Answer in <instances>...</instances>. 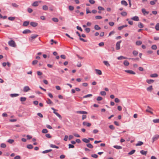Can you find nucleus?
Here are the masks:
<instances>
[{
	"label": "nucleus",
	"instance_id": "58836bf2",
	"mask_svg": "<svg viewBox=\"0 0 159 159\" xmlns=\"http://www.w3.org/2000/svg\"><path fill=\"white\" fill-rule=\"evenodd\" d=\"M86 146L87 147L90 148H93V146L91 143L87 144Z\"/></svg>",
	"mask_w": 159,
	"mask_h": 159
},
{
	"label": "nucleus",
	"instance_id": "c9c22d12",
	"mask_svg": "<svg viewBox=\"0 0 159 159\" xmlns=\"http://www.w3.org/2000/svg\"><path fill=\"white\" fill-rule=\"evenodd\" d=\"M50 147H51V148H57V149L59 148V147L58 146H57L55 145H53V144H51L50 145Z\"/></svg>",
	"mask_w": 159,
	"mask_h": 159
},
{
	"label": "nucleus",
	"instance_id": "412c9836",
	"mask_svg": "<svg viewBox=\"0 0 159 159\" xmlns=\"http://www.w3.org/2000/svg\"><path fill=\"white\" fill-rule=\"evenodd\" d=\"M82 140L85 143H87L89 142V139H88L86 138H84L82 139Z\"/></svg>",
	"mask_w": 159,
	"mask_h": 159
},
{
	"label": "nucleus",
	"instance_id": "aec40b11",
	"mask_svg": "<svg viewBox=\"0 0 159 159\" xmlns=\"http://www.w3.org/2000/svg\"><path fill=\"white\" fill-rule=\"evenodd\" d=\"M140 152L143 155H146L147 153V151H144V150H141L140 151Z\"/></svg>",
	"mask_w": 159,
	"mask_h": 159
},
{
	"label": "nucleus",
	"instance_id": "603ef678",
	"mask_svg": "<svg viewBox=\"0 0 159 159\" xmlns=\"http://www.w3.org/2000/svg\"><path fill=\"white\" fill-rule=\"evenodd\" d=\"M48 132V131L46 129H43L42 130V132L43 133H47Z\"/></svg>",
	"mask_w": 159,
	"mask_h": 159
},
{
	"label": "nucleus",
	"instance_id": "1a4fd4ad",
	"mask_svg": "<svg viewBox=\"0 0 159 159\" xmlns=\"http://www.w3.org/2000/svg\"><path fill=\"white\" fill-rule=\"evenodd\" d=\"M76 112L77 114H87L88 113L86 111H76Z\"/></svg>",
	"mask_w": 159,
	"mask_h": 159
},
{
	"label": "nucleus",
	"instance_id": "423d86ee",
	"mask_svg": "<svg viewBox=\"0 0 159 159\" xmlns=\"http://www.w3.org/2000/svg\"><path fill=\"white\" fill-rule=\"evenodd\" d=\"M125 72L131 74L135 75L136 74L132 70H125Z\"/></svg>",
	"mask_w": 159,
	"mask_h": 159
},
{
	"label": "nucleus",
	"instance_id": "72a5a7b5",
	"mask_svg": "<svg viewBox=\"0 0 159 159\" xmlns=\"http://www.w3.org/2000/svg\"><path fill=\"white\" fill-rule=\"evenodd\" d=\"M157 0H153L150 1V4L152 5H153L155 4L156 2H157Z\"/></svg>",
	"mask_w": 159,
	"mask_h": 159
},
{
	"label": "nucleus",
	"instance_id": "2f4dec72",
	"mask_svg": "<svg viewBox=\"0 0 159 159\" xmlns=\"http://www.w3.org/2000/svg\"><path fill=\"white\" fill-rule=\"evenodd\" d=\"M138 26L139 28H143V25L141 22L139 23Z\"/></svg>",
	"mask_w": 159,
	"mask_h": 159
},
{
	"label": "nucleus",
	"instance_id": "6e6d98bb",
	"mask_svg": "<svg viewBox=\"0 0 159 159\" xmlns=\"http://www.w3.org/2000/svg\"><path fill=\"white\" fill-rule=\"evenodd\" d=\"M153 121L155 123H159V119H154Z\"/></svg>",
	"mask_w": 159,
	"mask_h": 159
},
{
	"label": "nucleus",
	"instance_id": "c03bdc74",
	"mask_svg": "<svg viewBox=\"0 0 159 159\" xmlns=\"http://www.w3.org/2000/svg\"><path fill=\"white\" fill-rule=\"evenodd\" d=\"M48 101H47V103L48 104H53V102L49 98L48 99Z\"/></svg>",
	"mask_w": 159,
	"mask_h": 159
},
{
	"label": "nucleus",
	"instance_id": "5701e85b",
	"mask_svg": "<svg viewBox=\"0 0 159 159\" xmlns=\"http://www.w3.org/2000/svg\"><path fill=\"white\" fill-rule=\"evenodd\" d=\"M138 54V52L136 50H134L133 52V54L135 57L137 56Z\"/></svg>",
	"mask_w": 159,
	"mask_h": 159
},
{
	"label": "nucleus",
	"instance_id": "7ed1b4c3",
	"mask_svg": "<svg viewBox=\"0 0 159 159\" xmlns=\"http://www.w3.org/2000/svg\"><path fill=\"white\" fill-rule=\"evenodd\" d=\"M121 42V40H120L117 42L116 43V50H118L120 49V44Z\"/></svg>",
	"mask_w": 159,
	"mask_h": 159
},
{
	"label": "nucleus",
	"instance_id": "774afa93",
	"mask_svg": "<svg viewBox=\"0 0 159 159\" xmlns=\"http://www.w3.org/2000/svg\"><path fill=\"white\" fill-rule=\"evenodd\" d=\"M120 100L117 98H116L115 99V102L116 103H118L120 102Z\"/></svg>",
	"mask_w": 159,
	"mask_h": 159
},
{
	"label": "nucleus",
	"instance_id": "7c9ffc66",
	"mask_svg": "<svg viewBox=\"0 0 159 159\" xmlns=\"http://www.w3.org/2000/svg\"><path fill=\"white\" fill-rule=\"evenodd\" d=\"M127 58L125 57H124L123 56H120V57H118L117 58V59L119 60H121L122 59H127Z\"/></svg>",
	"mask_w": 159,
	"mask_h": 159
},
{
	"label": "nucleus",
	"instance_id": "8fccbe9b",
	"mask_svg": "<svg viewBox=\"0 0 159 159\" xmlns=\"http://www.w3.org/2000/svg\"><path fill=\"white\" fill-rule=\"evenodd\" d=\"M7 142L10 144H12L14 142V140L13 139H9L8 140Z\"/></svg>",
	"mask_w": 159,
	"mask_h": 159
},
{
	"label": "nucleus",
	"instance_id": "052dcab7",
	"mask_svg": "<svg viewBox=\"0 0 159 159\" xmlns=\"http://www.w3.org/2000/svg\"><path fill=\"white\" fill-rule=\"evenodd\" d=\"M85 30L87 33H89L90 31V29L89 28H87L85 29Z\"/></svg>",
	"mask_w": 159,
	"mask_h": 159
},
{
	"label": "nucleus",
	"instance_id": "f8f14e48",
	"mask_svg": "<svg viewBox=\"0 0 159 159\" xmlns=\"http://www.w3.org/2000/svg\"><path fill=\"white\" fill-rule=\"evenodd\" d=\"M95 71L96 72V73L98 75H101L102 74V72L101 71L98 69H95Z\"/></svg>",
	"mask_w": 159,
	"mask_h": 159
},
{
	"label": "nucleus",
	"instance_id": "ea45409f",
	"mask_svg": "<svg viewBox=\"0 0 159 159\" xmlns=\"http://www.w3.org/2000/svg\"><path fill=\"white\" fill-rule=\"evenodd\" d=\"M155 29L157 31L159 30V23H157Z\"/></svg>",
	"mask_w": 159,
	"mask_h": 159
},
{
	"label": "nucleus",
	"instance_id": "cd10ccee",
	"mask_svg": "<svg viewBox=\"0 0 159 159\" xmlns=\"http://www.w3.org/2000/svg\"><path fill=\"white\" fill-rule=\"evenodd\" d=\"M142 43V42L141 41H137L136 42V44L137 45L139 46Z\"/></svg>",
	"mask_w": 159,
	"mask_h": 159
},
{
	"label": "nucleus",
	"instance_id": "864d4df0",
	"mask_svg": "<svg viewBox=\"0 0 159 159\" xmlns=\"http://www.w3.org/2000/svg\"><path fill=\"white\" fill-rule=\"evenodd\" d=\"M102 96H105L106 95V92L104 91H102L100 92Z\"/></svg>",
	"mask_w": 159,
	"mask_h": 159
},
{
	"label": "nucleus",
	"instance_id": "9d476101",
	"mask_svg": "<svg viewBox=\"0 0 159 159\" xmlns=\"http://www.w3.org/2000/svg\"><path fill=\"white\" fill-rule=\"evenodd\" d=\"M31 32L30 30H28V29H26V30H24L23 31V33L24 34H27L28 33H30Z\"/></svg>",
	"mask_w": 159,
	"mask_h": 159
},
{
	"label": "nucleus",
	"instance_id": "13d9d810",
	"mask_svg": "<svg viewBox=\"0 0 159 159\" xmlns=\"http://www.w3.org/2000/svg\"><path fill=\"white\" fill-rule=\"evenodd\" d=\"M45 136L48 138H52L51 136L49 134H45Z\"/></svg>",
	"mask_w": 159,
	"mask_h": 159
},
{
	"label": "nucleus",
	"instance_id": "f704fd0d",
	"mask_svg": "<svg viewBox=\"0 0 159 159\" xmlns=\"http://www.w3.org/2000/svg\"><path fill=\"white\" fill-rule=\"evenodd\" d=\"M27 148L29 149H32L33 148V146L31 144H28L27 145Z\"/></svg>",
	"mask_w": 159,
	"mask_h": 159
},
{
	"label": "nucleus",
	"instance_id": "0e129e2a",
	"mask_svg": "<svg viewBox=\"0 0 159 159\" xmlns=\"http://www.w3.org/2000/svg\"><path fill=\"white\" fill-rule=\"evenodd\" d=\"M68 146H69V148H73L75 147L72 144H69Z\"/></svg>",
	"mask_w": 159,
	"mask_h": 159
},
{
	"label": "nucleus",
	"instance_id": "b1692460",
	"mask_svg": "<svg viewBox=\"0 0 159 159\" xmlns=\"http://www.w3.org/2000/svg\"><path fill=\"white\" fill-rule=\"evenodd\" d=\"M121 3L122 5H124L125 6H127L128 5L127 2L125 0H122L121 1Z\"/></svg>",
	"mask_w": 159,
	"mask_h": 159
},
{
	"label": "nucleus",
	"instance_id": "4be33fe9",
	"mask_svg": "<svg viewBox=\"0 0 159 159\" xmlns=\"http://www.w3.org/2000/svg\"><path fill=\"white\" fill-rule=\"evenodd\" d=\"M113 147L118 149H121L122 148V147L121 146L118 145L114 146Z\"/></svg>",
	"mask_w": 159,
	"mask_h": 159
},
{
	"label": "nucleus",
	"instance_id": "393cba45",
	"mask_svg": "<svg viewBox=\"0 0 159 159\" xmlns=\"http://www.w3.org/2000/svg\"><path fill=\"white\" fill-rule=\"evenodd\" d=\"M143 143L142 141H138V143L136 144V146H141L143 144Z\"/></svg>",
	"mask_w": 159,
	"mask_h": 159
},
{
	"label": "nucleus",
	"instance_id": "69168bd1",
	"mask_svg": "<svg viewBox=\"0 0 159 159\" xmlns=\"http://www.w3.org/2000/svg\"><path fill=\"white\" fill-rule=\"evenodd\" d=\"M76 28L77 30H80L81 32H82L83 31V30L81 27L79 26H77Z\"/></svg>",
	"mask_w": 159,
	"mask_h": 159
},
{
	"label": "nucleus",
	"instance_id": "20e7f679",
	"mask_svg": "<svg viewBox=\"0 0 159 159\" xmlns=\"http://www.w3.org/2000/svg\"><path fill=\"white\" fill-rule=\"evenodd\" d=\"M159 138V135L156 134L152 138V142L153 143L154 141L157 140Z\"/></svg>",
	"mask_w": 159,
	"mask_h": 159
},
{
	"label": "nucleus",
	"instance_id": "e433bc0d",
	"mask_svg": "<svg viewBox=\"0 0 159 159\" xmlns=\"http://www.w3.org/2000/svg\"><path fill=\"white\" fill-rule=\"evenodd\" d=\"M103 62L105 65L107 66H110V64L107 61H104Z\"/></svg>",
	"mask_w": 159,
	"mask_h": 159
},
{
	"label": "nucleus",
	"instance_id": "c85d7f7f",
	"mask_svg": "<svg viewBox=\"0 0 159 159\" xmlns=\"http://www.w3.org/2000/svg\"><path fill=\"white\" fill-rule=\"evenodd\" d=\"M124 64L126 66H127L129 65V63L128 61L125 60L124 62Z\"/></svg>",
	"mask_w": 159,
	"mask_h": 159
},
{
	"label": "nucleus",
	"instance_id": "bb28decb",
	"mask_svg": "<svg viewBox=\"0 0 159 159\" xmlns=\"http://www.w3.org/2000/svg\"><path fill=\"white\" fill-rule=\"evenodd\" d=\"M39 2L38 1L34 2L32 4V6L34 7H36L38 5Z\"/></svg>",
	"mask_w": 159,
	"mask_h": 159
},
{
	"label": "nucleus",
	"instance_id": "dca6fc26",
	"mask_svg": "<svg viewBox=\"0 0 159 159\" xmlns=\"http://www.w3.org/2000/svg\"><path fill=\"white\" fill-rule=\"evenodd\" d=\"M148 84H151L153 83L154 82V80H146Z\"/></svg>",
	"mask_w": 159,
	"mask_h": 159
},
{
	"label": "nucleus",
	"instance_id": "4d7b16f0",
	"mask_svg": "<svg viewBox=\"0 0 159 159\" xmlns=\"http://www.w3.org/2000/svg\"><path fill=\"white\" fill-rule=\"evenodd\" d=\"M43 10H47L48 9V8L47 6L44 5L43 7Z\"/></svg>",
	"mask_w": 159,
	"mask_h": 159
},
{
	"label": "nucleus",
	"instance_id": "338daca9",
	"mask_svg": "<svg viewBox=\"0 0 159 159\" xmlns=\"http://www.w3.org/2000/svg\"><path fill=\"white\" fill-rule=\"evenodd\" d=\"M109 128L112 130H114L115 129V127L114 126L112 125H111L109 126Z\"/></svg>",
	"mask_w": 159,
	"mask_h": 159
},
{
	"label": "nucleus",
	"instance_id": "9b49d317",
	"mask_svg": "<svg viewBox=\"0 0 159 159\" xmlns=\"http://www.w3.org/2000/svg\"><path fill=\"white\" fill-rule=\"evenodd\" d=\"M83 125H86L87 127H89L91 125V124L89 123H88L86 122H84L83 123Z\"/></svg>",
	"mask_w": 159,
	"mask_h": 159
},
{
	"label": "nucleus",
	"instance_id": "49530a36",
	"mask_svg": "<svg viewBox=\"0 0 159 159\" xmlns=\"http://www.w3.org/2000/svg\"><path fill=\"white\" fill-rule=\"evenodd\" d=\"M52 20L53 21L55 22H57L58 21V19L56 18H53Z\"/></svg>",
	"mask_w": 159,
	"mask_h": 159
},
{
	"label": "nucleus",
	"instance_id": "a19ab883",
	"mask_svg": "<svg viewBox=\"0 0 159 159\" xmlns=\"http://www.w3.org/2000/svg\"><path fill=\"white\" fill-rule=\"evenodd\" d=\"M142 12L144 15H147L149 13V11H142Z\"/></svg>",
	"mask_w": 159,
	"mask_h": 159
},
{
	"label": "nucleus",
	"instance_id": "5fc2aeb1",
	"mask_svg": "<svg viewBox=\"0 0 159 159\" xmlns=\"http://www.w3.org/2000/svg\"><path fill=\"white\" fill-rule=\"evenodd\" d=\"M0 147L2 148H5L6 147V145L5 144L2 143L1 144Z\"/></svg>",
	"mask_w": 159,
	"mask_h": 159
},
{
	"label": "nucleus",
	"instance_id": "f257e3e1",
	"mask_svg": "<svg viewBox=\"0 0 159 159\" xmlns=\"http://www.w3.org/2000/svg\"><path fill=\"white\" fill-rule=\"evenodd\" d=\"M8 43L9 45L11 47L15 48L16 47V44L15 41L13 40H11L9 41L8 42Z\"/></svg>",
	"mask_w": 159,
	"mask_h": 159
},
{
	"label": "nucleus",
	"instance_id": "de8ad7c7",
	"mask_svg": "<svg viewBox=\"0 0 159 159\" xmlns=\"http://www.w3.org/2000/svg\"><path fill=\"white\" fill-rule=\"evenodd\" d=\"M92 95L91 94H87V95H86L84 96L83 97V98H85L89 97H92Z\"/></svg>",
	"mask_w": 159,
	"mask_h": 159
},
{
	"label": "nucleus",
	"instance_id": "a18cd8bd",
	"mask_svg": "<svg viewBox=\"0 0 159 159\" xmlns=\"http://www.w3.org/2000/svg\"><path fill=\"white\" fill-rule=\"evenodd\" d=\"M151 48L153 50H156L157 48L156 45H153L152 46Z\"/></svg>",
	"mask_w": 159,
	"mask_h": 159
},
{
	"label": "nucleus",
	"instance_id": "e2e57ef3",
	"mask_svg": "<svg viewBox=\"0 0 159 159\" xmlns=\"http://www.w3.org/2000/svg\"><path fill=\"white\" fill-rule=\"evenodd\" d=\"M102 98L101 97L99 96L97 97V101H101L102 100Z\"/></svg>",
	"mask_w": 159,
	"mask_h": 159
},
{
	"label": "nucleus",
	"instance_id": "2eb2a0df",
	"mask_svg": "<svg viewBox=\"0 0 159 159\" xmlns=\"http://www.w3.org/2000/svg\"><path fill=\"white\" fill-rule=\"evenodd\" d=\"M29 23V21H25L24 22L23 26H27Z\"/></svg>",
	"mask_w": 159,
	"mask_h": 159
},
{
	"label": "nucleus",
	"instance_id": "473e14b6",
	"mask_svg": "<svg viewBox=\"0 0 159 159\" xmlns=\"http://www.w3.org/2000/svg\"><path fill=\"white\" fill-rule=\"evenodd\" d=\"M94 29L97 30H99L101 29L100 27L98 25H96L94 26Z\"/></svg>",
	"mask_w": 159,
	"mask_h": 159
},
{
	"label": "nucleus",
	"instance_id": "c756f323",
	"mask_svg": "<svg viewBox=\"0 0 159 159\" xmlns=\"http://www.w3.org/2000/svg\"><path fill=\"white\" fill-rule=\"evenodd\" d=\"M19 94L17 93H13V94H10V96L11 97H15L19 96Z\"/></svg>",
	"mask_w": 159,
	"mask_h": 159
},
{
	"label": "nucleus",
	"instance_id": "09e8293b",
	"mask_svg": "<svg viewBox=\"0 0 159 159\" xmlns=\"http://www.w3.org/2000/svg\"><path fill=\"white\" fill-rule=\"evenodd\" d=\"M120 14L123 16H125L127 15V13L125 11H123L120 13Z\"/></svg>",
	"mask_w": 159,
	"mask_h": 159
},
{
	"label": "nucleus",
	"instance_id": "4c0bfd02",
	"mask_svg": "<svg viewBox=\"0 0 159 159\" xmlns=\"http://www.w3.org/2000/svg\"><path fill=\"white\" fill-rule=\"evenodd\" d=\"M135 152V150H132L130 152L128 153V155H132L133 154H134Z\"/></svg>",
	"mask_w": 159,
	"mask_h": 159
},
{
	"label": "nucleus",
	"instance_id": "f03ea898",
	"mask_svg": "<svg viewBox=\"0 0 159 159\" xmlns=\"http://www.w3.org/2000/svg\"><path fill=\"white\" fill-rule=\"evenodd\" d=\"M38 36V35L37 34H32L31 35V37L29 38V41L32 42L33 40L35 38L37 37Z\"/></svg>",
	"mask_w": 159,
	"mask_h": 159
},
{
	"label": "nucleus",
	"instance_id": "680f3d73",
	"mask_svg": "<svg viewBox=\"0 0 159 159\" xmlns=\"http://www.w3.org/2000/svg\"><path fill=\"white\" fill-rule=\"evenodd\" d=\"M91 157L95 158H97L98 156L96 154H93L91 155Z\"/></svg>",
	"mask_w": 159,
	"mask_h": 159
},
{
	"label": "nucleus",
	"instance_id": "ddd939ff",
	"mask_svg": "<svg viewBox=\"0 0 159 159\" xmlns=\"http://www.w3.org/2000/svg\"><path fill=\"white\" fill-rule=\"evenodd\" d=\"M127 26H128V25H122L121 26L119 27H118V29L119 30H120L122 29L123 28H124L125 27H126Z\"/></svg>",
	"mask_w": 159,
	"mask_h": 159
},
{
	"label": "nucleus",
	"instance_id": "37998d69",
	"mask_svg": "<svg viewBox=\"0 0 159 159\" xmlns=\"http://www.w3.org/2000/svg\"><path fill=\"white\" fill-rule=\"evenodd\" d=\"M26 98L25 97H21L20 98V101L21 102H25L26 100Z\"/></svg>",
	"mask_w": 159,
	"mask_h": 159
},
{
	"label": "nucleus",
	"instance_id": "79ce46f5",
	"mask_svg": "<svg viewBox=\"0 0 159 159\" xmlns=\"http://www.w3.org/2000/svg\"><path fill=\"white\" fill-rule=\"evenodd\" d=\"M16 17H9L8 18V19L11 21L14 20Z\"/></svg>",
	"mask_w": 159,
	"mask_h": 159
},
{
	"label": "nucleus",
	"instance_id": "3c124183",
	"mask_svg": "<svg viewBox=\"0 0 159 159\" xmlns=\"http://www.w3.org/2000/svg\"><path fill=\"white\" fill-rule=\"evenodd\" d=\"M38 62V61L37 60H34L32 62V64L33 65H35Z\"/></svg>",
	"mask_w": 159,
	"mask_h": 159
},
{
	"label": "nucleus",
	"instance_id": "39448f33",
	"mask_svg": "<svg viewBox=\"0 0 159 159\" xmlns=\"http://www.w3.org/2000/svg\"><path fill=\"white\" fill-rule=\"evenodd\" d=\"M30 90L29 87L28 86H26L24 87L23 88V91L25 92H27Z\"/></svg>",
	"mask_w": 159,
	"mask_h": 159
},
{
	"label": "nucleus",
	"instance_id": "a211bd4d",
	"mask_svg": "<svg viewBox=\"0 0 159 159\" xmlns=\"http://www.w3.org/2000/svg\"><path fill=\"white\" fill-rule=\"evenodd\" d=\"M147 90L148 91L151 92L153 90L152 86V85L149 86L147 88Z\"/></svg>",
	"mask_w": 159,
	"mask_h": 159
},
{
	"label": "nucleus",
	"instance_id": "6e6552de",
	"mask_svg": "<svg viewBox=\"0 0 159 159\" xmlns=\"http://www.w3.org/2000/svg\"><path fill=\"white\" fill-rule=\"evenodd\" d=\"M131 19L136 21H138L139 20V18L138 16L133 17L131 18Z\"/></svg>",
	"mask_w": 159,
	"mask_h": 159
},
{
	"label": "nucleus",
	"instance_id": "bf43d9fd",
	"mask_svg": "<svg viewBox=\"0 0 159 159\" xmlns=\"http://www.w3.org/2000/svg\"><path fill=\"white\" fill-rule=\"evenodd\" d=\"M96 19H100L102 18V17L100 16H96L95 17Z\"/></svg>",
	"mask_w": 159,
	"mask_h": 159
},
{
	"label": "nucleus",
	"instance_id": "a878e982",
	"mask_svg": "<svg viewBox=\"0 0 159 159\" xmlns=\"http://www.w3.org/2000/svg\"><path fill=\"white\" fill-rule=\"evenodd\" d=\"M157 74L156 73L152 74L150 75V76L151 77H157L158 76Z\"/></svg>",
	"mask_w": 159,
	"mask_h": 159
},
{
	"label": "nucleus",
	"instance_id": "0eeeda50",
	"mask_svg": "<svg viewBox=\"0 0 159 159\" xmlns=\"http://www.w3.org/2000/svg\"><path fill=\"white\" fill-rule=\"evenodd\" d=\"M30 25L33 27H35L38 25V24L34 22H31L30 23Z\"/></svg>",
	"mask_w": 159,
	"mask_h": 159
},
{
	"label": "nucleus",
	"instance_id": "f3484780",
	"mask_svg": "<svg viewBox=\"0 0 159 159\" xmlns=\"http://www.w3.org/2000/svg\"><path fill=\"white\" fill-rule=\"evenodd\" d=\"M50 44L51 45H53V43L57 44V41H54L53 39H52L50 40Z\"/></svg>",
	"mask_w": 159,
	"mask_h": 159
},
{
	"label": "nucleus",
	"instance_id": "6ab92c4d",
	"mask_svg": "<svg viewBox=\"0 0 159 159\" xmlns=\"http://www.w3.org/2000/svg\"><path fill=\"white\" fill-rule=\"evenodd\" d=\"M53 113H54L60 119H61V116L57 112L54 111Z\"/></svg>",
	"mask_w": 159,
	"mask_h": 159
},
{
	"label": "nucleus",
	"instance_id": "4468645a",
	"mask_svg": "<svg viewBox=\"0 0 159 159\" xmlns=\"http://www.w3.org/2000/svg\"><path fill=\"white\" fill-rule=\"evenodd\" d=\"M97 12V11H86V13H90L92 12L93 14H95Z\"/></svg>",
	"mask_w": 159,
	"mask_h": 159
}]
</instances>
